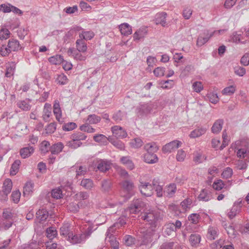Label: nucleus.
I'll return each instance as SVG.
<instances>
[{"instance_id":"nucleus-1","label":"nucleus","mask_w":249,"mask_h":249,"mask_svg":"<svg viewBox=\"0 0 249 249\" xmlns=\"http://www.w3.org/2000/svg\"><path fill=\"white\" fill-rule=\"evenodd\" d=\"M24 47L20 44L18 40L15 38L9 39L7 46L2 44L0 48V54L5 57L9 55L12 52H18L19 50H23Z\"/></svg>"},{"instance_id":"nucleus-2","label":"nucleus","mask_w":249,"mask_h":249,"mask_svg":"<svg viewBox=\"0 0 249 249\" xmlns=\"http://www.w3.org/2000/svg\"><path fill=\"white\" fill-rule=\"evenodd\" d=\"M122 185L125 194L123 196L124 198V201L128 200L135 194V186L133 183L129 180H125L122 182Z\"/></svg>"},{"instance_id":"nucleus-3","label":"nucleus","mask_w":249,"mask_h":249,"mask_svg":"<svg viewBox=\"0 0 249 249\" xmlns=\"http://www.w3.org/2000/svg\"><path fill=\"white\" fill-rule=\"evenodd\" d=\"M153 109V106L151 103L140 104L136 108V113L139 117H146Z\"/></svg>"},{"instance_id":"nucleus-4","label":"nucleus","mask_w":249,"mask_h":249,"mask_svg":"<svg viewBox=\"0 0 249 249\" xmlns=\"http://www.w3.org/2000/svg\"><path fill=\"white\" fill-rule=\"evenodd\" d=\"M181 144V142L179 141H173L163 146L162 151L164 153H171L180 146Z\"/></svg>"},{"instance_id":"nucleus-5","label":"nucleus","mask_w":249,"mask_h":249,"mask_svg":"<svg viewBox=\"0 0 249 249\" xmlns=\"http://www.w3.org/2000/svg\"><path fill=\"white\" fill-rule=\"evenodd\" d=\"M139 186L140 191L142 195L145 196H150L153 194V189L149 182L142 183Z\"/></svg>"},{"instance_id":"nucleus-6","label":"nucleus","mask_w":249,"mask_h":249,"mask_svg":"<svg viewBox=\"0 0 249 249\" xmlns=\"http://www.w3.org/2000/svg\"><path fill=\"white\" fill-rule=\"evenodd\" d=\"M143 219L148 222L151 229H155L158 225V219L153 213H147L144 215Z\"/></svg>"},{"instance_id":"nucleus-7","label":"nucleus","mask_w":249,"mask_h":249,"mask_svg":"<svg viewBox=\"0 0 249 249\" xmlns=\"http://www.w3.org/2000/svg\"><path fill=\"white\" fill-rule=\"evenodd\" d=\"M111 130L113 136L117 139L124 138L127 136L126 131L121 126L117 125L114 126L111 128Z\"/></svg>"},{"instance_id":"nucleus-8","label":"nucleus","mask_w":249,"mask_h":249,"mask_svg":"<svg viewBox=\"0 0 249 249\" xmlns=\"http://www.w3.org/2000/svg\"><path fill=\"white\" fill-rule=\"evenodd\" d=\"M97 168L102 172H106L108 171L110 168V163L107 160H99L96 163Z\"/></svg>"},{"instance_id":"nucleus-9","label":"nucleus","mask_w":249,"mask_h":249,"mask_svg":"<svg viewBox=\"0 0 249 249\" xmlns=\"http://www.w3.org/2000/svg\"><path fill=\"white\" fill-rule=\"evenodd\" d=\"M147 27H142L137 30L133 34V39L135 41H138L144 38L147 34Z\"/></svg>"},{"instance_id":"nucleus-10","label":"nucleus","mask_w":249,"mask_h":249,"mask_svg":"<svg viewBox=\"0 0 249 249\" xmlns=\"http://www.w3.org/2000/svg\"><path fill=\"white\" fill-rule=\"evenodd\" d=\"M155 230V229H151V231H146L143 234L142 241V245H147L152 242Z\"/></svg>"},{"instance_id":"nucleus-11","label":"nucleus","mask_w":249,"mask_h":249,"mask_svg":"<svg viewBox=\"0 0 249 249\" xmlns=\"http://www.w3.org/2000/svg\"><path fill=\"white\" fill-rule=\"evenodd\" d=\"M12 181L9 178L6 179L3 182L2 191L4 197H7L8 195L11 192L12 188Z\"/></svg>"},{"instance_id":"nucleus-12","label":"nucleus","mask_w":249,"mask_h":249,"mask_svg":"<svg viewBox=\"0 0 249 249\" xmlns=\"http://www.w3.org/2000/svg\"><path fill=\"white\" fill-rule=\"evenodd\" d=\"M198 199L200 201H208L212 198V193L210 191L204 189L202 190L198 196Z\"/></svg>"},{"instance_id":"nucleus-13","label":"nucleus","mask_w":249,"mask_h":249,"mask_svg":"<svg viewBox=\"0 0 249 249\" xmlns=\"http://www.w3.org/2000/svg\"><path fill=\"white\" fill-rule=\"evenodd\" d=\"M167 14L165 12L157 13L155 16V22L156 24H161L165 27L166 25V18Z\"/></svg>"},{"instance_id":"nucleus-14","label":"nucleus","mask_w":249,"mask_h":249,"mask_svg":"<svg viewBox=\"0 0 249 249\" xmlns=\"http://www.w3.org/2000/svg\"><path fill=\"white\" fill-rule=\"evenodd\" d=\"M224 124V120L222 119H219L215 121L213 123L212 128L211 131L213 134H218L222 128Z\"/></svg>"},{"instance_id":"nucleus-15","label":"nucleus","mask_w":249,"mask_h":249,"mask_svg":"<svg viewBox=\"0 0 249 249\" xmlns=\"http://www.w3.org/2000/svg\"><path fill=\"white\" fill-rule=\"evenodd\" d=\"M84 206L83 202H78L77 203L71 202L67 206L68 211L73 213H76L79 212L80 208Z\"/></svg>"},{"instance_id":"nucleus-16","label":"nucleus","mask_w":249,"mask_h":249,"mask_svg":"<svg viewBox=\"0 0 249 249\" xmlns=\"http://www.w3.org/2000/svg\"><path fill=\"white\" fill-rule=\"evenodd\" d=\"M36 218L39 220V223L45 221L49 216V212L45 208L39 209L36 213Z\"/></svg>"},{"instance_id":"nucleus-17","label":"nucleus","mask_w":249,"mask_h":249,"mask_svg":"<svg viewBox=\"0 0 249 249\" xmlns=\"http://www.w3.org/2000/svg\"><path fill=\"white\" fill-rule=\"evenodd\" d=\"M143 160L149 164H153L158 162V158L156 154L146 153L143 155Z\"/></svg>"},{"instance_id":"nucleus-18","label":"nucleus","mask_w":249,"mask_h":249,"mask_svg":"<svg viewBox=\"0 0 249 249\" xmlns=\"http://www.w3.org/2000/svg\"><path fill=\"white\" fill-rule=\"evenodd\" d=\"M27 100L31 101V100L29 99H26L25 100H20L17 102V106L23 111H29L31 108L32 106L27 102Z\"/></svg>"},{"instance_id":"nucleus-19","label":"nucleus","mask_w":249,"mask_h":249,"mask_svg":"<svg viewBox=\"0 0 249 249\" xmlns=\"http://www.w3.org/2000/svg\"><path fill=\"white\" fill-rule=\"evenodd\" d=\"M119 29L122 35L124 36H128L132 34V28L127 23H124L119 26Z\"/></svg>"},{"instance_id":"nucleus-20","label":"nucleus","mask_w":249,"mask_h":249,"mask_svg":"<svg viewBox=\"0 0 249 249\" xmlns=\"http://www.w3.org/2000/svg\"><path fill=\"white\" fill-rule=\"evenodd\" d=\"M101 191L104 193H108L111 189L112 183L109 179H104L101 182Z\"/></svg>"},{"instance_id":"nucleus-21","label":"nucleus","mask_w":249,"mask_h":249,"mask_svg":"<svg viewBox=\"0 0 249 249\" xmlns=\"http://www.w3.org/2000/svg\"><path fill=\"white\" fill-rule=\"evenodd\" d=\"M34 152V148L33 146H29L21 148L20 150V154L23 159L29 157Z\"/></svg>"},{"instance_id":"nucleus-22","label":"nucleus","mask_w":249,"mask_h":249,"mask_svg":"<svg viewBox=\"0 0 249 249\" xmlns=\"http://www.w3.org/2000/svg\"><path fill=\"white\" fill-rule=\"evenodd\" d=\"M63 147V143L59 142L50 146L49 150L52 155H57L62 151Z\"/></svg>"},{"instance_id":"nucleus-23","label":"nucleus","mask_w":249,"mask_h":249,"mask_svg":"<svg viewBox=\"0 0 249 249\" xmlns=\"http://www.w3.org/2000/svg\"><path fill=\"white\" fill-rule=\"evenodd\" d=\"M126 224V217L121 216L111 227H109L106 233L108 234L109 232L111 231L113 232L114 230V227H118V224H120L121 226L124 227Z\"/></svg>"},{"instance_id":"nucleus-24","label":"nucleus","mask_w":249,"mask_h":249,"mask_svg":"<svg viewBox=\"0 0 249 249\" xmlns=\"http://www.w3.org/2000/svg\"><path fill=\"white\" fill-rule=\"evenodd\" d=\"M206 130L207 129L206 128L202 127H198L193 130L189 135V136L191 138H196L199 137L203 134H205Z\"/></svg>"},{"instance_id":"nucleus-25","label":"nucleus","mask_w":249,"mask_h":249,"mask_svg":"<svg viewBox=\"0 0 249 249\" xmlns=\"http://www.w3.org/2000/svg\"><path fill=\"white\" fill-rule=\"evenodd\" d=\"M49 61L53 65H59L64 62L63 56L60 54H56L50 57Z\"/></svg>"},{"instance_id":"nucleus-26","label":"nucleus","mask_w":249,"mask_h":249,"mask_svg":"<svg viewBox=\"0 0 249 249\" xmlns=\"http://www.w3.org/2000/svg\"><path fill=\"white\" fill-rule=\"evenodd\" d=\"M89 197V194L87 192H79L74 195L73 198L78 202H83L82 200L87 199Z\"/></svg>"},{"instance_id":"nucleus-27","label":"nucleus","mask_w":249,"mask_h":249,"mask_svg":"<svg viewBox=\"0 0 249 249\" xmlns=\"http://www.w3.org/2000/svg\"><path fill=\"white\" fill-rule=\"evenodd\" d=\"M76 47L79 52H85L87 51V44L84 40L80 38L76 40Z\"/></svg>"},{"instance_id":"nucleus-28","label":"nucleus","mask_w":249,"mask_h":249,"mask_svg":"<svg viewBox=\"0 0 249 249\" xmlns=\"http://www.w3.org/2000/svg\"><path fill=\"white\" fill-rule=\"evenodd\" d=\"M121 162L125 165L129 170H132L134 168V164L133 161L130 160L128 156L122 157L120 159Z\"/></svg>"},{"instance_id":"nucleus-29","label":"nucleus","mask_w":249,"mask_h":249,"mask_svg":"<svg viewBox=\"0 0 249 249\" xmlns=\"http://www.w3.org/2000/svg\"><path fill=\"white\" fill-rule=\"evenodd\" d=\"M200 241L201 236L197 233L191 234L190 236L189 241L192 246H197Z\"/></svg>"},{"instance_id":"nucleus-30","label":"nucleus","mask_w":249,"mask_h":249,"mask_svg":"<svg viewBox=\"0 0 249 249\" xmlns=\"http://www.w3.org/2000/svg\"><path fill=\"white\" fill-rule=\"evenodd\" d=\"M213 36V33H211L210 35H209L208 33H207L206 36L203 37L202 36H199L198 37L197 42H196V45L198 47H201L202 45H203L205 43H206L208 41L209 39Z\"/></svg>"},{"instance_id":"nucleus-31","label":"nucleus","mask_w":249,"mask_h":249,"mask_svg":"<svg viewBox=\"0 0 249 249\" xmlns=\"http://www.w3.org/2000/svg\"><path fill=\"white\" fill-rule=\"evenodd\" d=\"M144 149L147 151V153L155 154L159 149L158 146L154 142L149 143L144 145Z\"/></svg>"},{"instance_id":"nucleus-32","label":"nucleus","mask_w":249,"mask_h":249,"mask_svg":"<svg viewBox=\"0 0 249 249\" xmlns=\"http://www.w3.org/2000/svg\"><path fill=\"white\" fill-rule=\"evenodd\" d=\"M34 187V183L32 182L31 181L27 182L23 188V195L24 196L26 195L29 196L30 193H32Z\"/></svg>"},{"instance_id":"nucleus-33","label":"nucleus","mask_w":249,"mask_h":249,"mask_svg":"<svg viewBox=\"0 0 249 249\" xmlns=\"http://www.w3.org/2000/svg\"><path fill=\"white\" fill-rule=\"evenodd\" d=\"M46 234L50 240H52L57 235V231L54 227H50L46 229Z\"/></svg>"},{"instance_id":"nucleus-34","label":"nucleus","mask_w":249,"mask_h":249,"mask_svg":"<svg viewBox=\"0 0 249 249\" xmlns=\"http://www.w3.org/2000/svg\"><path fill=\"white\" fill-rule=\"evenodd\" d=\"M108 140L116 147L120 149L124 150V143L121 142L120 140L116 139H114V138H109Z\"/></svg>"},{"instance_id":"nucleus-35","label":"nucleus","mask_w":249,"mask_h":249,"mask_svg":"<svg viewBox=\"0 0 249 249\" xmlns=\"http://www.w3.org/2000/svg\"><path fill=\"white\" fill-rule=\"evenodd\" d=\"M94 36V34L92 31H82L79 35V38L84 40H90Z\"/></svg>"},{"instance_id":"nucleus-36","label":"nucleus","mask_w":249,"mask_h":249,"mask_svg":"<svg viewBox=\"0 0 249 249\" xmlns=\"http://www.w3.org/2000/svg\"><path fill=\"white\" fill-rule=\"evenodd\" d=\"M69 225L68 224L63 225L60 229V234L65 236H68L70 239L72 233H70Z\"/></svg>"},{"instance_id":"nucleus-37","label":"nucleus","mask_w":249,"mask_h":249,"mask_svg":"<svg viewBox=\"0 0 249 249\" xmlns=\"http://www.w3.org/2000/svg\"><path fill=\"white\" fill-rule=\"evenodd\" d=\"M80 185L86 189L90 190L93 187V182L89 178H84L81 180Z\"/></svg>"},{"instance_id":"nucleus-38","label":"nucleus","mask_w":249,"mask_h":249,"mask_svg":"<svg viewBox=\"0 0 249 249\" xmlns=\"http://www.w3.org/2000/svg\"><path fill=\"white\" fill-rule=\"evenodd\" d=\"M20 163L21 162L19 160H16L13 162L10 169V175L14 176L18 173Z\"/></svg>"},{"instance_id":"nucleus-39","label":"nucleus","mask_w":249,"mask_h":249,"mask_svg":"<svg viewBox=\"0 0 249 249\" xmlns=\"http://www.w3.org/2000/svg\"><path fill=\"white\" fill-rule=\"evenodd\" d=\"M87 136L81 132H77L71 135V139L75 141H79L81 140H85L87 138Z\"/></svg>"},{"instance_id":"nucleus-40","label":"nucleus","mask_w":249,"mask_h":249,"mask_svg":"<svg viewBox=\"0 0 249 249\" xmlns=\"http://www.w3.org/2000/svg\"><path fill=\"white\" fill-rule=\"evenodd\" d=\"M240 211L239 206L233 205L230 211L228 213V216L231 219L233 218Z\"/></svg>"},{"instance_id":"nucleus-41","label":"nucleus","mask_w":249,"mask_h":249,"mask_svg":"<svg viewBox=\"0 0 249 249\" xmlns=\"http://www.w3.org/2000/svg\"><path fill=\"white\" fill-rule=\"evenodd\" d=\"M177 189L176 185L175 183H172L168 185L166 190L164 191V193L167 194V196L172 197L175 193Z\"/></svg>"},{"instance_id":"nucleus-42","label":"nucleus","mask_w":249,"mask_h":249,"mask_svg":"<svg viewBox=\"0 0 249 249\" xmlns=\"http://www.w3.org/2000/svg\"><path fill=\"white\" fill-rule=\"evenodd\" d=\"M101 117L95 114H90L88 117L87 121L89 124H96L100 122Z\"/></svg>"},{"instance_id":"nucleus-43","label":"nucleus","mask_w":249,"mask_h":249,"mask_svg":"<svg viewBox=\"0 0 249 249\" xmlns=\"http://www.w3.org/2000/svg\"><path fill=\"white\" fill-rule=\"evenodd\" d=\"M22 249H39L38 244L35 240H32L28 244H25L22 246Z\"/></svg>"},{"instance_id":"nucleus-44","label":"nucleus","mask_w":249,"mask_h":249,"mask_svg":"<svg viewBox=\"0 0 249 249\" xmlns=\"http://www.w3.org/2000/svg\"><path fill=\"white\" fill-rule=\"evenodd\" d=\"M97 227L96 226L94 225L93 224H90L87 229L85 230L84 236L85 238H89L91 234L93 232V231H95L97 229Z\"/></svg>"},{"instance_id":"nucleus-45","label":"nucleus","mask_w":249,"mask_h":249,"mask_svg":"<svg viewBox=\"0 0 249 249\" xmlns=\"http://www.w3.org/2000/svg\"><path fill=\"white\" fill-rule=\"evenodd\" d=\"M13 214L11 213V212L8 211L6 209L3 210L2 214V221H4L5 220H13Z\"/></svg>"},{"instance_id":"nucleus-46","label":"nucleus","mask_w":249,"mask_h":249,"mask_svg":"<svg viewBox=\"0 0 249 249\" xmlns=\"http://www.w3.org/2000/svg\"><path fill=\"white\" fill-rule=\"evenodd\" d=\"M125 244L127 246H131L135 244V238L131 235H126L123 237Z\"/></svg>"},{"instance_id":"nucleus-47","label":"nucleus","mask_w":249,"mask_h":249,"mask_svg":"<svg viewBox=\"0 0 249 249\" xmlns=\"http://www.w3.org/2000/svg\"><path fill=\"white\" fill-rule=\"evenodd\" d=\"M77 127V124L73 122H69L65 124L62 126V129L65 131H71Z\"/></svg>"},{"instance_id":"nucleus-48","label":"nucleus","mask_w":249,"mask_h":249,"mask_svg":"<svg viewBox=\"0 0 249 249\" xmlns=\"http://www.w3.org/2000/svg\"><path fill=\"white\" fill-rule=\"evenodd\" d=\"M132 207H134L135 209L137 210L141 211L142 208L143 206V202L140 199H134L132 202Z\"/></svg>"},{"instance_id":"nucleus-49","label":"nucleus","mask_w":249,"mask_h":249,"mask_svg":"<svg viewBox=\"0 0 249 249\" xmlns=\"http://www.w3.org/2000/svg\"><path fill=\"white\" fill-rule=\"evenodd\" d=\"M16 69V64L14 62H12L10 66L7 67L6 68V71L5 72V76L7 77H10L14 74L15 70Z\"/></svg>"},{"instance_id":"nucleus-50","label":"nucleus","mask_w":249,"mask_h":249,"mask_svg":"<svg viewBox=\"0 0 249 249\" xmlns=\"http://www.w3.org/2000/svg\"><path fill=\"white\" fill-rule=\"evenodd\" d=\"M47 107H48V108L45 109V110H44L45 113L43 116V120L46 122L49 121V118L51 114V108L50 107V105L46 103L45 104V108H46Z\"/></svg>"},{"instance_id":"nucleus-51","label":"nucleus","mask_w":249,"mask_h":249,"mask_svg":"<svg viewBox=\"0 0 249 249\" xmlns=\"http://www.w3.org/2000/svg\"><path fill=\"white\" fill-rule=\"evenodd\" d=\"M10 31L6 28H2L0 30V40L7 39L10 37Z\"/></svg>"},{"instance_id":"nucleus-52","label":"nucleus","mask_w":249,"mask_h":249,"mask_svg":"<svg viewBox=\"0 0 249 249\" xmlns=\"http://www.w3.org/2000/svg\"><path fill=\"white\" fill-rule=\"evenodd\" d=\"M71 242L73 244H77L81 243L85 238L83 234L74 235L73 234L71 236Z\"/></svg>"},{"instance_id":"nucleus-53","label":"nucleus","mask_w":249,"mask_h":249,"mask_svg":"<svg viewBox=\"0 0 249 249\" xmlns=\"http://www.w3.org/2000/svg\"><path fill=\"white\" fill-rule=\"evenodd\" d=\"M56 81L58 84L61 85L66 84L68 82V79L64 73H61L57 75Z\"/></svg>"},{"instance_id":"nucleus-54","label":"nucleus","mask_w":249,"mask_h":249,"mask_svg":"<svg viewBox=\"0 0 249 249\" xmlns=\"http://www.w3.org/2000/svg\"><path fill=\"white\" fill-rule=\"evenodd\" d=\"M80 129L81 131L87 133H94L95 129L89 125V124H85L80 126Z\"/></svg>"},{"instance_id":"nucleus-55","label":"nucleus","mask_w":249,"mask_h":249,"mask_svg":"<svg viewBox=\"0 0 249 249\" xmlns=\"http://www.w3.org/2000/svg\"><path fill=\"white\" fill-rule=\"evenodd\" d=\"M165 229L164 232L167 235H170L171 234L176 231L173 223H169L165 225Z\"/></svg>"},{"instance_id":"nucleus-56","label":"nucleus","mask_w":249,"mask_h":249,"mask_svg":"<svg viewBox=\"0 0 249 249\" xmlns=\"http://www.w3.org/2000/svg\"><path fill=\"white\" fill-rule=\"evenodd\" d=\"M130 144L132 147L138 148L142 145L143 142L140 138H136L132 141Z\"/></svg>"},{"instance_id":"nucleus-57","label":"nucleus","mask_w":249,"mask_h":249,"mask_svg":"<svg viewBox=\"0 0 249 249\" xmlns=\"http://www.w3.org/2000/svg\"><path fill=\"white\" fill-rule=\"evenodd\" d=\"M225 184L221 179L214 181L213 184V188L217 191H220L224 187Z\"/></svg>"},{"instance_id":"nucleus-58","label":"nucleus","mask_w":249,"mask_h":249,"mask_svg":"<svg viewBox=\"0 0 249 249\" xmlns=\"http://www.w3.org/2000/svg\"><path fill=\"white\" fill-rule=\"evenodd\" d=\"M108 139L106 136L103 134H97L93 136L94 141L98 142L104 143L107 142Z\"/></svg>"},{"instance_id":"nucleus-59","label":"nucleus","mask_w":249,"mask_h":249,"mask_svg":"<svg viewBox=\"0 0 249 249\" xmlns=\"http://www.w3.org/2000/svg\"><path fill=\"white\" fill-rule=\"evenodd\" d=\"M52 196L53 198L56 199L62 198L63 196L62 190L59 188L52 190Z\"/></svg>"},{"instance_id":"nucleus-60","label":"nucleus","mask_w":249,"mask_h":249,"mask_svg":"<svg viewBox=\"0 0 249 249\" xmlns=\"http://www.w3.org/2000/svg\"><path fill=\"white\" fill-rule=\"evenodd\" d=\"M82 143L79 141H75L71 139V141H69L67 142L66 145L69 147L75 149L80 147Z\"/></svg>"},{"instance_id":"nucleus-61","label":"nucleus","mask_w":249,"mask_h":249,"mask_svg":"<svg viewBox=\"0 0 249 249\" xmlns=\"http://www.w3.org/2000/svg\"><path fill=\"white\" fill-rule=\"evenodd\" d=\"M56 128V123H51L46 126L45 128L46 132L47 134H52L55 131Z\"/></svg>"},{"instance_id":"nucleus-62","label":"nucleus","mask_w":249,"mask_h":249,"mask_svg":"<svg viewBox=\"0 0 249 249\" xmlns=\"http://www.w3.org/2000/svg\"><path fill=\"white\" fill-rule=\"evenodd\" d=\"M165 68L164 67H159L156 68L153 71L155 76L157 77H161L164 75Z\"/></svg>"},{"instance_id":"nucleus-63","label":"nucleus","mask_w":249,"mask_h":249,"mask_svg":"<svg viewBox=\"0 0 249 249\" xmlns=\"http://www.w3.org/2000/svg\"><path fill=\"white\" fill-rule=\"evenodd\" d=\"M235 91V87L233 86H230L224 88L222 90V93L224 95H231L234 93Z\"/></svg>"},{"instance_id":"nucleus-64","label":"nucleus","mask_w":249,"mask_h":249,"mask_svg":"<svg viewBox=\"0 0 249 249\" xmlns=\"http://www.w3.org/2000/svg\"><path fill=\"white\" fill-rule=\"evenodd\" d=\"M240 62L245 66L249 65V53H246L244 54L241 58Z\"/></svg>"}]
</instances>
